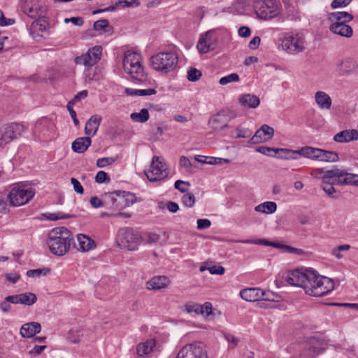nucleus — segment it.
Wrapping results in <instances>:
<instances>
[{
	"label": "nucleus",
	"instance_id": "26",
	"mask_svg": "<svg viewBox=\"0 0 358 358\" xmlns=\"http://www.w3.org/2000/svg\"><path fill=\"white\" fill-rule=\"evenodd\" d=\"M91 138L88 136L79 137L72 143V150L77 153H83L90 146Z\"/></svg>",
	"mask_w": 358,
	"mask_h": 358
},
{
	"label": "nucleus",
	"instance_id": "34",
	"mask_svg": "<svg viewBox=\"0 0 358 358\" xmlns=\"http://www.w3.org/2000/svg\"><path fill=\"white\" fill-rule=\"evenodd\" d=\"M277 204L273 201H266L255 207L257 212L271 214L276 211Z\"/></svg>",
	"mask_w": 358,
	"mask_h": 358
},
{
	"label": "nucleus",
	"instance_id": "62",
	"mask_svg": "<svg viewBox=\"0 0 358 358\" xmlns=\"http://www.w3.org/2000/svg\"><path fill=\"white\" fill-rule=\"evenodd\" d=\"M224 336L229 343L231 344V348L236 346L239 342V340L234 335L224 334Z\"/></svg>",
	"mask_w": 358,
	"mask_h": 358
},
{
	"label": "nucleus",
	"instance_id": "56",
	"mask_svg": "<svg viewBox=\"0 0 358 358\" xmlns=\"http://www.w3.org/2000/svg\"><path fill=\"white\" fill-rule=\"evenodd\" d=\"M64 22L66 24L71 22L76 26L80 27L84 24V20L82 17H72L70 18H65Z\"/></svg>",
	"mask_w": 358,
	"mask_h": 358
},
{
	"label": "nucleus",
	"instance_id": "25",
	"mask_svg": "<svg viewBox=\"0 0 358 358\" xmlns=\"http://www.w3.org/2000/svg\"><path fill=\"white\" fill-rule=\"evenodd\" d=\"M238 101L242 106L250 108H256L260 103L259 99L257 96L250 94L241 95Z\"/></svg>",
	"mask_w": 358,
	"mask_h": 358
},
{
	"label": "nucleus",
	"instance_id": "41",
	"mask_svg": "<svg viewBox=\"0 0 358 358\" xmlns=\"http://www.w3.org/2000/svg\"><path fill=\"white\" fill-rule=\"evenodd\" d=\"M201 76V71L194 67L189 68L187 73V78L191 82H196L199 80Z\"/></svg>",
	"mask_w": 358,
	"mask_h": 358
},
{
	"label": "nucleus",
	"instance_id": "38",
	"mask_svg": "<svg viewBox=\"0 0 358 358\" xmlns=\"http://www.w3.org/2000/svg\"><path fill=\"white\" fill-rule=\"evenodd\" d=\"M131 118L135 122H145L149 119L148 110L143 108L139 113H133L131 114Z\"/></svg>",
	"mask_w": 358,
	"mask_h": 358
},
{
	"label": "nucleus",
	"instance_id": "28",
	"mask_svg": "<svg viewBox=\"0 0 358 358\" xmlns=\"http://www.w3.org/2000/svg\"><path fill=\"white\" fill-rule=\"evenodd\" d=\"M1 131L3 134H21L26 132L27 129L22 124L12 122L5 124Z\"/></svg>",
	"mask_w": 358,
	"mask_h": 358
},
{
	"label": "nucleus",
	"instance_id": "15",
	"mask_svg": "<svg viewBox=\"0 0 358 358\" xmlns=\"http://www.w3.org/2000/svg\"><path fill=\"white\" fill-rule=\"evenodd\" d=\"M326 344L315 337L309 338L304 343L301 355L305 358H315L325 349Z\"/></svg>",
	"mask_w": 358,
	"mask_h": 358
},
{
	"label": "nucleus",
	"instance_id": "31",
	"mask_svg": "<svg viewBox=\"0 0 358 358\" xmlns=\"http://www.w3.org/2000/svg\"><path fill=\"white\" fill-rule=\"evenodd\" d=\"M101 120V116L92 115L85 124V134H95L98 130Z\"/></svg>",
	"mask_w": 358,
	"mask_h": 358
},
{
	"label": "nucleus",
	"instance_id": "36",
	"mask_svg": "<svg viewBox=\"0 0 358 358\" xmlns=\"http://www.w3.org/2000/svg\"><path fill=\"white\" fill-rule=\"evenodd\" d=\"M125 93L130 96H150L155 94L157 91L155 89L135 90L127 88Z\"/></svg>",
	"mask_w": 358,
	"mask_h": 358
},
{
	"label": "nucleus",
	"instance_id": "51",
	"mask_svg": "<svg viewBox=\"0 0 358 358\" xmlns=\"http://www.w3.org/2000/svg\"><path fill=\"white\" fill-rule=\"evenodd\" d=\"M275 130L267 124H263L254 134H274Z\"/></svg>",
	"mask_w": 358,
	"mask_h": 358
},
{
	"label": "nucleus",
	"instance_id": "61",
	"mask_svg": "<svg viewBox=\"0 0 358 358\" xmlns=\"http://www.w3.org/2000/svg\"><path fill=\"white\" fill-rule=\"evenodd\" d=\"M79 333H80V331H78V330H76V331L71 330L69 332V339L72 343H79L80 341V337H79Z\"/></svg>",
	"mask_w": 358,
	"mask_h": 358
},
{
	"label": "nucleus",
	"instance_id": "7",
	"mask_svg": "<svg viewBox=\"0 0 358 358\" xmlns=\"http://www.w3.org/2000/svg\"><path fill=\"white\" fill-rule=\"evenodd\" d=\"M35 192L26 185H14L7 199L12 206H20L28 203L34 196Z\"/></svg>",
	"mask_w": 358,
	"mask_h": 358
},
{
	"label": "nucleus",
	"instance_id": "22",
	"mask_svg": "<svg viewBox=\"0 0 358 358\" xmlns=\"http://www.w3.org/2000/svg\"><path fill=\"white\" fill-rule=\"evenodd\" d=\"M329 29L333 34L345 38H350L353 34L352 28L350 25L345 24H331L329 27Z\"/></svg>",
	"mask_w": 358,
	"mask_h": 358
},
{
	"label": "nucleus",
	"instance_id": "21",
	"mask_svg": "<svg viewBox=\"0 0 358 358\" xmlns=\"http://www.w3.org/2000/svg\"><path fill=\"white\" fill-rule=\"evenodd\" d=\"M353 18L354 17L351 13L345 11L332 12L327 15V20L331 24L339 23L348 24L347 23L352 21Z\"/></svg>",
	"mask_w": 358,
	"mask_h": 358
},
{
	"label": "nucleus",
	"instance_id": "13",
	"mask_svg": "<svg viewBox=\"0 0 358 358\" xmlns=\"http://www.w3.org/2000/svg\"><path fill=\"white\" fill-rule=\"evenodd\" d=\"M327 178H330L332 183L338 185H358V175L339 169L329 170Z\"/></svg>",
	"mask_w": 358,
	"mask_h": 358
},
{
	"label": "nucleus",
	"instance_id": "32",
	"mask_svg": "<svg viewBox=\"0 0 358 358\" xmlns=\"http://www.w3.org/2000/svg\"><path fill=\"white\" fill-rule=\"evenodd\" d=\"M77 241L78 243V246L76 245L75 248H77L78 250L86 252L92 248L94 242L90 239L89 237L84 234H78L77 235Z\"/></svg>",
	"mask_w": 358,
	"mask_h": 358
},
{
	"label": "nucleus",
	"instance_id": "12",
	"mask_svg": "<svg viewBox=\"0 0 358 358\" xmlns=\"http://www.w3.org/2000/svg\"><path fill=\"white\" fill-rule=\"evenodd\" d=\"M176 358H208V356L203 343L194 342L182 347Z\"/></svg>",
	"mask_w": 358,
	"mask_h": 358
},
{
	"label": "nucleus",
	"instance_id": "14",
	"mask_svg": "<svg viewBox=\"0 0 358 358\" xmlns=\"http://www.w3.org/2000/svg\"><path fill=\"white\" fill-rule=\"evenodd\" d=\"M234 243H241L248 244H255L259 245L272 246L275 248L282 249L285 252L289 254H294L298 256H301L305 254V252L300 248H294L289 245H284L277 242L270 241L266 239H248V240H235L231 241Z\"/></svg>",
	"mask_w": 358,
	"mask_h": 358
},
{
	"label": "nucleus",
	"instance_id": "20",
	"mask_svg": "<svg viewBox=\"0 0 358 358\" xmlns=\"http://www.w3.org/2000/svg\"><path fill=\"white\" fill-rule=\"evenodd\" d=\"M240 296L246 301H261V297H263V289L257 287L243 289L240 292Z\"/></svg>",
	"mask_w": 358,
	"mask_h": 358
},
{
	"label": "nucleus",
	"instance_id": "29",
	"mask_svg": "<svg viewBox=\"0 0 358 358\" xmlns=\"http://www.w3.org/2000/svg\"><path fill=\"white\" fill-rule=\"evenodd\" d=\"M301 148L296 150L287 148H276L275 153L278 155V157L284 159H296L301 154Z\"/></svg>",
	"mask_w": 358,
	"mask_h": 358
},
{
	"label": "nucleus",
	"instance_id": "8",
	"mask_svg": "<svg viewBox=\"0 0 358 358\" xmlns=\"http://www.w3.org/2000/svg\"><path fill=\"white\" fill-rule=\"evenodd\" d=\"M169 173L167 164L158 156L152 157L150 168L145 171V174L150 182L162 180L168 176Z\"/></svg>",
	"mask_w": 358,
	"mask_h": 358
},
{
	"label": "nucleus",
	"instance_id": "35",
	"mask_svg": "<svg viewBox=\"0 0 358 358\" xmlns=\"http://www.w3.org/2000/svg\"><path fill=\"white\" fill-rule=\"evenodd\" d=\"M334 184L332 183V180H328L327 181L322 182V189L327 194V195L332 199H337L340 196V192L336 191L334 187Z\"/></svg>",
	"mask_w": 358,
	"mask_h": 358
},
{
	"label": "nucleus",
	"instance_id": "33",
	"mask_svg": "<svg viewBox=\"0 0 358 358\" xmlns=\"http://www.w3.org/2000/svg\"><path fill=\"white\" fill-rule=\"evenodd\" d=\"M41 8L37 4L25 2L22 6V11L31 18H36L39 15Z\"/></svg>",
	"mask_w": 358,
	"mask_h": 358
},
{
	"label": "nucleus",
	"instance_id": "50",
	"mask_svg": "<svg viewBox=\"0 0 358 358\" xmlns=\"http://www.w3.org/2000/svg\"><path fill=\"white\" fill-rule=\"evenodd\" d=\"M334 140L338 143H348L358 141V136H334Z\"/></svg>",
	"mask_w": 358,
	"mask_h": 358
},
{
	"label": "nucleus",
	"instance_id": "18",
	"mask_svg": "<svg viewBox=\"0 0 358 358\" xmlns=\"http://www.w3.org/2000/svg\"><path fill=\"white\" fill-rule=\"evenodd\" d=\"M233 117V113L230 110H222L210 119V124L215 131H220L227 127L228 122Z\"/></svg>",
	"mask_w": 358,
	"mask_h": 358
},
{
	"label": "nucleus",
	"instance_id": "4",
	"mask_svg": "<svg viewBox=\"0 0 358 358\" xmlns=\"http://www.w3.org/2000/svg\"><path fill=\"white\" fill-rule=\"evenodd\" d=\"M178 62V55L172 51L160 52L150 57L152 68L159 72L167 73L173 71Z\"/></svg>",
	"mask_w": 358,
	"mask_h": 358
},
{
	"label": "nucleus",
	"instance_id": "44",
	"mask_svg": "<svg viewBox=\"0 0 358 358\" xmlns=\"http://www.w3.org/2000/svg\"><path fill=\"white\" fill-rule=\"evenodd\" d=\"M238 81H239V76L236 73H233L221 78L219 80V83L221 85H225L229 83Z\"/></svg>",
	"mask_w": 358,
	"mask_h": 358
},
{
	"label": "nucleus",
	"instance_id": "23",
	"mask_svg": "<svg viewBox=\"0 0 358 358\" xmlns=\"http://www.w3.org/2000/svg\"><path fill=\"white\" fill-rule=\"evenodd\" d=\"M41 330V326L38 322H31L26 323L20 328V334L23 338H31Z\"/></svg>",
	"mask_w": 358,
	"mask_h": 358
},
{
	"label": "nucleus",
	"instance_id": "5",
	"mask_svg": "<svg viewBox=\"0 0 358 358\" xmlns=\"http://www.w3.org/2000/svg\"><path fill=\"white\" fill-rule=\"evenodd\" d=\"M105 196L108 199L109 208L115 211H120L133 205L136 201L134 194L126 191L117 190L108 192Z\"/></svg>",
	"mask_w": 358,
	"mask_h": 358
},
{
	"label": "nucleus",
	"instance_id": "40",
	"mask_svg": "<svg viewBox=\"0 0 358 358\" xmlns=\"http://www.w3.org/2000/svg\"><path fill=\"white\" fill-rule=\"evenodd\" d=\"M329 172V170L324 171L323 169H313L310 171V175L313 178H321L322 179V182H325L330 180V178H327V173Z\"/></svg>",
	"mask_w": 358,
	"mask_h": 358
},
{
	"label": "nucleus",
	"instance_id": "42",
	"mask_svg": "<svg viewBox=\"0 0 358 358\" xmlns=\"http://www.w3.org/2000/svg\"><path fill=\"white\" fill-rule=\"evenodd\" d=\"M201 309V305L192 302L187 303L183 307V310L187 313L192 312L196 314L202 313Z\"/></svg>",
	"mask_w": 358,
	"mask_h": 358
},
{
	"label": "nucleus",
	"instance_id": "52",
	"mask_svg": "<svg viewBox=\"0 0 358 358\" xmlns=\"http://www.w3.org/2000/svg\"><path fill=\"white\" fill-rule=\"evenodd\" d=\"M179 164L181 167L185 169L186 171H190L192 167L191 161L185 156H182L180 158Z\"/></svg>",
	"mask_w": 358,
	"mask_h": 358
},
{
	"label": "nucleus",
	"instance_id": "27",
	"mask_svg": "<svg viewBox=\"0 0 358 358\" xmlns=\"http://www.w3.org/2000/svg\"><path fill=\"white\" fill-rule=\"evenodd\" d=\"M315 100L321 109L329 110L331 107L332 101L331 97L323 91H317L315 94Z\"/></svg>",
	"mask_w": 358,
	"mask_h": 358
},
{
	"label": "nucleus",
	"instance_id": "60",
	"mask_svg": "<svg viewBox=\"0 0 358 358\" xmlns=\"http://www.w3.org/2000/svg\"><path fill=\"white\" fill-rule=\"evenodd\" d=\"M42 273H43V275H45L47 273V271H45V269L40 268L29 270L27 271V275L30 278L38 277Z\"/></svg>",
	"mask_w": 358,
	"mask_h": 358
},
{
	"label": "nucleus",
	"instance_id": "6",
	"mask_svg": "<svg viewBox=\"0 0 358 358\" xmlns=\"http://www.w3.org/2000/svg\"><path fill=\"white\" fill-rule=\"evenodd\" d=\"M142 238L140 234L132 228L125 227L118 231L117 245L128 250H134L141 243Z\"/></svg>",
	"mask_w": 358,
	"mask_h": 358
},
{
	"label": "nucleus",
	"instance_id": "37",
	"mask_svg": "<svg viewBox=\"0 0 358 358\" xmlns=\"http://www.w3.org/2000/svg\"><path fill=\"white\" fill-rule=\"evenodd\" d=\"M36 296L32 292L20 294V303L25 306H31L36 303Z\"/></svg>",
	"mask_w": 358,
	"mask_h": 358
},
{
	"label": "nucleus",
	"instance_id": "63",
	"mask_svg": "<svg viewBox=\"0 0 358 358\" xmlns=\"http://www.w3.org/2000/svg\"><path fill=\"white\" fill-rule=\"evenodd\" d=\"M107 178H108L107 173L103 171H100L96 175L95 181L97 183H103V182H105L107 180Z\"/></svg>",
	"mask_w": 358,
	"mask_h": 358
},
{
	"label": "nucleus",
	"instance_id": "3",
	"mask_svg": "<svg viewBox=\"0 0 358 358\" xmlns=\"http://www.w3.org/2000/svg\"><path fill=\"white\" fill-rule=\"evenodd\" d=\"M123 67L133 79L139 82L146 80L147 75L141 64V56L137 52L128 50L124 53Z\"/></svg>",
	"mask_w": 358,
	"mask_h": 358
},
{
	"label": "nucleus",
	"instance_id": "49",
	"mask_svg": "<svg viewBox=\"0 0 358 358\" xmlns=\"http://www.w3.org/2000/svg\"><path fill=\"white\" fill-rule=\"evenodd\" d=\"M109 27V22L106 19H102L94 22L93 24V29L95 31L105 30Z\"/></svg>",
	"mask_w": 358,
	"mask_h": 358
},
{
	"label": "nucleus",
	"instance_id": "57",
	"mask_svg": "<svg viewBox=\"0 0 358 358\" xmlns=\"http://www.w3.org/2000/svg\"><path fill=\"white\" fill-rule=\"evenodd\" d=\"M211 222L208 219L197 220V229L199 230L206 229L210 227Z\"/></svg>",
	"mask_w": 358,
	"mask_h": 358
},
{
	"label": "nucleus",
	"instance_id": "10",
	"mask_svg": "<svg viewBox=\"0 0 358 358\" xmlns=\"http://www.w3.org/2000/svg\"><path fill=\"white\" fill-rule=\"evenodd\" d=\"M303 36L299 33H286L282 41V48L289 54L296 55L305 49Z\"/></svg>",
	"mask_w": 358,
	"mask_h": 358
},
{
	"label": "nucleus",
	"instance_id": "19",
	"mask_svg": "<svg viewBox=\"0 0 358 358\" xmlns=\"http://www.w3.org/2000/svg\"><path fill=\"white\" fill-rule=\"evenodd\" d=\"M171 283L170 279L165 275L152 278L146 282V287L150 290H159L166 287Z\"/></svg>",
	"mask_w": 358,
	"mask_h": 358
},
{
	"label": "nucleus",
	"instance_id": "39",
	"mask_svg": "<svg viewBox=\"0 0 358 358\" xmlns=\"http://www.w3.org/2000/svg\"><path fill=\"white\" fill-rule=\"evenodd\" d=\"M43 216L46 218V220L55 221L59 219H68L72 217L73 215L66 214L62 212H57L55 213H48L43 214Z\"/></svg>",
	"mask_w": 358,
	"mask_h": 358
},
{
	"label": "nucleus",
	"instance_id": "58",
	"mask_svg": "<svg viewBox=\"0 0 358 358\" xmlns=\"http://www.w3.org/2000/svg\"><path fill=\"white\" fill-rule=\"evenodd\" d=\"M208 270L213 275H223L225 272V268L222 266H213L208 268Z\"/></svg>",
	"mask_w": 358,
	"mask_h": 358
},
{
	"label": "nucleus",
	"instance_id": "47",
	"mask_svg": "<svg viewBox=\"0 0 358 358\" xmlns=\"http://www.w3.org/2000/svg\"><path fill=\"white\" fill-rule=\"evenodd\" d=\"M190 186V184L187 181H183L181 180H178L175 182L174 187L176 189L179 190L182 193H186L188 192V187Z\"/></svg>",
	"mask_w": 358,
	"mask_h": 358
},
{
	"label": "nucleus",
	"instance_id": "43",
	"mask_svg": "<svg viewBox=\"0 0 358 358\" xmlns=\"http://www.w3.org/2000/svg\"><path fill=\"white\" fill-rule=\"evenodd\" d=\"M182 203L186 207H192L195 203L194 195L192 193L186 192L182 197Z\"/></svg>",
	"mask_w": 358,
	"mask_h": 358
},
{
	"label": "nucleus",
	"instance_id": "2",
	"mask_svg": "<svg viewBox=\"0 0 358 358\" xmlns=\"http://www.w3.org/2000/svg\"><path fill=\"white\" fill-rule=\"evenodd\" d=\"M47 244L51 252L57 256H63L71 246L76 247L72 233L64 227H56L49 232Z\"/></svg>",
	"mask_w": 358,
	"mask_h": 358
},
{
	"label": "nucleus",
	"instance_id": "54",
	"mask_svg": "<svg viewBox=\"0 0 358 358\" xmlns=\"http://www.w3.org/2000/svg\"><path fill=\"white\" fill-rule=\"evenodd\" d=\"M352 1V0H334L331 3V6L334 9L345 7L349 5Z\"/></svg>",
	"mask_w": 358,
	"mask_h": 358
},
{
	"label": "nucleus",
	"instance_id": "46",
	"mask_svg": "<svg viewBox=\"0 0 358 358\" xmlns=\"http://www.w3.org/2000/svg\"><path fill=\"white\" fill-rule=\"evenodd\" d=\"M47 23L43 19H38L32 22L31 25V30H40L43 31L46 29Z\"/></svg>",
	"mask_w": 358,
	"mask_h": 358
},
{
	"label": "nucleus",
	"instance_id": "53",
	"mask_svg": "<svg viewBox=\"0 0 358 358\" xmlns=\"http://www.w3.org/2000/svg\"><path fill=\"white\" fill-rule=\"evenodd\" d=\"M115 162V159L113 157H103L99 158L96 161V166L98 167H104L107 165H110Z\"/></svg>",
	"mask_w": 358,
	"mask_h": 358
},
{
	"label": "nucleus",
	"instance_id": "48",
	"mask_svg": "<svg viewBox=\"0 0 358 358\" xmlns=\"http://www.w3.org/2000/svg\"><path fill=\"white\" fill-rule=\"evenodd\" d=\"M275 150L276 148L259 146L256 149V151L267 156L276 157L277 153H275Z\"/></svg>",
	"mask_w": 358,
	"mask_h": 358
},
{
	"label": "nucleus",
	"instance_id": "64",
	"mask_svg": "<svg viewBox=\"0 0 358 358\" xmlns=\"http://www.w3.org/2000/svg\"><path fill=\"white\" fill-rule=\"evenodd\" d=\"M261 42V38L259 36H255L252 38V40L250 41L248 47L251 50H256Z\"/></svg>",
	"mask_w": 358,
	"mask_h": 358
},
{
	"label": "nucleus",
	"instance_id": "11",
	"mask_svg": "<svg viewBox=\"0 0 358 358\" xmlns=\"http://www.w3.org/2000/svg\"><path fill=\"white\" fill-rule=\"evenodd\" d=\"M301 152L303 155V157L320 162H336L339 159L338 155L336 152L315 148L310 146H305L301 148Z\"/></svg>",
	"mask_w": 358,
	"mask_h": 358
},
{
	"label": "nucleus",
	"instance_id": "17",
	"mask_svg": "<svg viewBox=\"0 0 358 358\" xmlns=\"http://www.w3.org/2000/svg\"><path fill=\"white\" fill-rule=\"evenodd\" d=\"M357 69V63L352 57L339 59L335 64V71L340 76H348Z\"/></svg>",
	"mask_w": 358,
	"mask_h": 358
},
{
	"label": "nucleus",
	"instance_id": "9",
	"mask_svg": "<svg viewBox=\"0 0 358 358\" xmlns=\"http://www.w3.org/2000/svg\"><path fill=\"white\" fill-rule=\"evenodd\" d=\"M253 8L257 17L262 20H269L278 15L280 8L273 0H257Z\"/></svg>",
	"mask_w": 358,
	"mask_h": 358
},
{
	"label": "nucleus",
	"instance_id": "16",
	"mask_svg": "<svg viewBox=\"0 0 358 358\" xmlns=\"http://www.w3.org/2000/svg\"><path fill=\"white\" fill-rule=\"evenodd\" d=\"M102 53V48L99 45H96L90 48L88 51L75 58L76 64H83L86 66H92L95 65L101 59Z\"/></svg>",
	"mask_w": 358,
	"mask_h": 358
},
{
	"label": "nucleus",
	"instance_id": "1",
	"mask_svg": "<svg viewBox=\"0 0 358 358\" xmlns=\"http://www.w3.org/2000/svg\"><path fill=\"white\" fill-rule=\"evenodd\" d=\"M287 282L293 286L302 287L308 295L320 297L331 292L334 288V281L325 276L320 275L315 271H293L289 273Z\"/></svg>",
	"mask_w": 358,
	"mask_h": 358
},
{
	"label": "nucleus",
	"instance_id": "30",
	"mask_svg": "<svg viewBox=\"0 0 358 358\" xmlns=\"http://www.w3.org/2000/svg\"><path fill=\"white\" fill-rule=\"evenodd\" d=\"M155 345L156 343L154 339H149L144 343H140L136 347L137 355L139 357H143L150 354Z\"/></svg>",
	"mask_w": 358,
	"mask_h": 358
},
{
	"label": "nucleus",
	"instance_id": "45",
	"mask_svg": "<svg viewBox=\"0 0 358 358\" xmlns=\"http://www.w3.org/2000/svg\"><path fill=\"white\" fill-rule=\"evenodd\" d=\"M90 203L91 206L94 208H98L103 206H106L109 208V202L108 201H103L101 199H100L98 196H94L91 197L90 200Z\"/></svg>",
	"mask_w": 358,
	"mask_h": 358
},
{
	"label": "nucleus",
	"instance_id": "59",
	"mask_svg": "<svg viewBox=\"0 0 358 358\" xmlns=\"http://www.w3.org/2000/svg\"><path fill=\"white\" fill-rule=\"evenodd\" d=\"M88 92L87 90H83L81 92H79L74 98L70 101L69 103H71V104H75L76 102L80 101L81 99H85L87 96Z\"/></svg>",
	"mask_w": 358,
	"mask_h": 358
},
{
	"label": "nucleus",
	"instance_id": "24",
	"mask_svg": "<svg viewBox=\"0 0 358 358\" xmlns=\"http://www.w3.org/2000/svg\"><path fill=\"white\" fill-rule=\"evenodd\" d=\"M210 36H213V32L211 31H208L201 36L197 44V49L200 53L205 54L215 48L216 44H207V38Z\"/></svg>",
	"mask_w": 358,
	"mask_h": 358
},
{
	"label": "nucleus",
	"instance_id": "55",
	"mask_svg": "<svg viewBox=\"0 0 358 358\" xmlns=\"http://www.w3.org/2000/svg\"><path fill=\"white\" fill-rule=\"evenodd\" d=\"M71 182L73 185V189L76 192L80 194H83L84 193V189L83 186L76 178H71Z\"/></svg>",
	"mask_w": 358,
	"mask_h": 358
}]
</instances>
